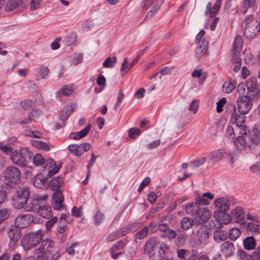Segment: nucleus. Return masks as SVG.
I'll return each mask as SVG.
<instances>
[{
  "mask_svg": "<svg viewBox=\"0 0 260 260\" xmlns=\"http://www.w3.org/2000/svg\"><path fill=\"white\" fill-rule=\"evenodd\" d=\"M198 201V202H194L186 206L185 211L187 214L192 216L195 223L202 224L209 220L211 213L207 208L201 206V203H205V199L199 198Z\"/></svg>",
  "mask_w": 260,
  "mask_h": 260,
  "instance_id": "f257e3e1",
  "label": "nucleus"
},
{
  "mask_svg": "<svg viewBox=\"0 0 260 260\" xmlns=\"http://www.w3.org/2000/svg\"><path fill=\"white\" fill-rule=\"evenodd\" d=\"M168 249L167 246L161 243L156 238H150L145 243L144 252L148 255L151 260H158L161 255V252L165 254Z\"/></svg>",
  "mask_w": 260,
  "mask_h": 260,
  "instance_id": "f03ea898",
  "label": "nucleus"
},
{
  "mask_svg": "<svg viewBox=\"0 0 260 260\" xmlns=\"http://www.w3.org/2000/svg\"><path fill=\"white\" fill-rule=\"evenodd\" d=\"M43 233L41 230L36 232H30L25 235L22 241L21 245L25 250L37 246L42 240Z\"/></svg>",
  "mask_w": 260,
  "mask_h": 260,
  "instance_id": "7ed1b4c3",
  "label": "nucleus"
},
{
  "mask_svg": "<svg viewBox=\"0 0 260 260\" xmlns=\"http://www.w3.org/2000/svg\"><path fill=\"white\" fill-rule=\"evenodd\" d=\"M16 168L8 167L4 175H0V186L6 189L14 188L16 183Z\"/></svg>",
  "mask_w": 260,
  "mask_h": 260,
  "instance_id": "20e7f679",
  "label": "nucleus"
},
{
  "mask_svg": "<svg viewBox=\"0 0 260 260\" xmlns=\"http://www.w3.org/2000/svg\"><path fill=\"white\" fill-rule=\"evenodd\" d=\"M243 46V40L241 36H237L235 39L232 50V61L235 63L234 68L235 72H237L240 69L241 66V52Z\"/></svg>",
  "mask_w": 260,
  "mask_h": 260,
  "instance_id": "39448f33",
  "label": "nucleus"
},
{
  "mask_svg": "<svg viewBox=\"0 0 260 260\" xmlns=\"http://www.w3.org/2000/svg\"><path fill=\"white\" fill-rule=\"evenodd\" d=\"M249 130L246 126L241 128L239 134L241 136L237 137L235 140V145L237 148L241 150L244 149L246 147H248L251 150L254 149L257 146H254L253 148L250 147V143L251 140L250 139V134L248 135Z\"/></svg>",
  "mask_w": 260,
  "mask_h": 260,
  "instance_id": "423d86ee",
  "label": "nucleus"
},
{
  "mask_svg": "<svg viewBox=\"0 0 260 260\" xmlns=\"http://www.w3.org/2000/svg\"><path fill=\"white\" fill-rule=\"evenodd\" d=\"M205 31L201 30L197 35L195 39V44L197 45L196 50V55L201 58L207 52L208 47V42L204 37Z\"/></svg>",
  "mask_w": 260,
  "mask_h": 260,
  "instance_id": "0eeeda50",
  "label": "nucleus"
},
{
  "mask_svg": "<svg viewBox=\"0 0 260 260\" xmlns=\"http://www.w3.org/2000/svg\"><path fill=\"white\" fill-rule=\"evenodd\" d=\"M250 96H240L237 101L239 112L242 115L247 114L252 106V101Z\"/></svg>",
  "mask_w": 260,
  "mask_h": 260,
  "instance_id": "6e6552de",
  "label": "nucleus"
},
{
  "mask_svg": "<svg viewBox=\"0 0 260 260\" xmlns=\"http://www.w3.org/2000/svg\"><path fill=\"white\" fill-rule=\"evenodd\" d=\"M30 191L26 186H19L17 189V209L24 207L28 201Z\"/></svg>",
  "mask_w": 260,
  "mask_h": 260,
  "instance_id": "1a4fd4ad",
  "label": "nucleus"
},
{
  "mask_svg": "<svg viewBox=\"0 0 260 260\" xmlns=\"http://www.w3.org/2000/svg\"><path fill=\"white\" fill-rule=\"evenodd\" d=\"M246 86L248 90V95L252 99L260 97V89L257 88L256 79L251 77L247 81Z\"/></svg>",
  "mask_w": 260,
  "mask_h": 260,
  "instance_id": "9d476101",
  "label": "nucleus"
},
{
  "mask_svg": "<svg viewBox=\"0 0 260 260\" xmlns=\"http://www.w3.org/2000/svg\"><path fill=\"white\" fill-rule=\"evenodd\" d=\"M230 204L229 200L226 198H220L215 200V207L218 210V211H215L214 212V216L215 218H217V214L219 213V212H221L222 213H223L229 210Z\"/></svg>",
  "mask_w": 260,
  "mask_h": 260,
  "instance_id": "9b49d317",
  "label": "nucleus"
},
{
  "mask_svg": "<svg viewBox=\"0 0 260 260\" xmlns=\"http://www.w3.org/2000/svg\"><path fill=\"white\" fill-rule=\"evenodd\" d=\"M31 154L27 148H21L17 152V166H24L30 160Z\"/></svg>",
  "mask_w": 260,
  "mask_h": 260,
  "instance_id": "f8f14e48",
  "label": "nucleus"
},
{
  "mask_svg": "<svg viewBox=\"0 0 260 260\" xmlns=\"http://www.w3.org/2000/svg\"><path fill=\"white\" fill-rule=\"evenodd\" d=\"M232 108L231 113V123L233 125L235 123L236 131H240L241 128L246 126L244 125L245 121L243 119L242 117H240L236 112L235 106H231Z\"/></svg>",
  "mask_w": 260,
  "mask_h": 260,
  "instance_id": "ddd939ff",
  "label": "nucleus"
},
{
  "mask_svg": "<svg viewBox=\"0 0 260 260\" xmlns=\"http://www.w3.org/2000/svg\"><path fill=\"white\" fill-rule=\"evenodd\" d=\"M54 245V243L53 241L50 240H45L42 242L40 247L37 249V251L39 253L51 254L55 252Z\"/></svg>",
  "mask_w": 260,
  "mask_h": 260,
  "instance_id": "4468645a",
  "label": "nucleus"
},
{
  "mask_svg": "<svg viewBox=\"0 0 260 260\" xmlns=\"http://www.w3.org/2000/svg\"><path fill=\"white\" fill-rule=\"evenodd\" d=\"M52 207L54 210H60L64 208V198L60 190L55 192L53 194Z\"/></svg>",
  "mask_w": 260,
  "mask_h": 260,
  "instance_id": "2eb2a0df",
  "label": "nucleus"
},
{
  "mask_svg": "<svg viewBox=\"0 0 260 260\" xmlns=\"http://www.w3.org/2000/svg\"><path fill=\"white\" fill-rule=\"evenodd\" d=\"M251 142L250 147L253 148L260 144V122L255 125L252 129V133L250 134Z\"/></svg>",
  "mask_w": 260,
  "mask_h": 260,
  "instance_id": "dca6fc26",
  "label": "nucleus"
},
{
  "mask_svg": "<svg viewBox=\"0 0 260 260\" xmlns=\"http://www.w3.org/2000/svg\"><path fill=\"white\" fill-rule=\"evenodd\" d=\"M221 4V0H217L212 8L211 3L209 2L206 6L205 14L206 15H209L211 18L214 17L217 14L220 8Z\"/></svg>",
  "mask_w": 260,
  "mask_h": 260,
  "instance_id": "f3484780",
  "label": "nucleus"
},
{
  "mask_svg": "<svg viewBox=\"0 0 260 260\" xmlns=\"http://www.w3.org/2000/svg\"><path fill=\"white\" fill-rule=\"evenodd\" d=\"M7 233L10 239L9 248L12 250H15L16 247V225H12L8 229Z\"/></svg>",
  "mask_w": 260,
  "mask_h": 260,
  "instance_id": "a211bd4d",
  "label": "nucleus"
},
{
  "mask_svg": "<svg viewBox=\"0 0 260 260\" xmlns=\"http://www.w3.org/2000/svg\"><path fill=\"white\" fill-rule=\"evenodd\" d=\"M220 250L224 255L226 257H230L233 255L235 252V247L232 242L226 241L221 245Z\"/></svg>",
  "mask_w": 260,
  "mask_h": 260,
  "instance_id": "6ab92c4d",
  "label": "nucleus"
},
{
  "mask_svg": "<svg viewBox=\"0 0 260 260\" xmlns=\"http://www.w3.org/2000/svg\"><path fill=\"white\" fill-rule=\"evenodd\" d=\"M48 195L35 194L32 198L31 208L37 210L39 206H43L45 204L46 201L48 199Z\"/></svg>",
  "mask_w": 260,
  "mask_h": 260,
  "instance_id": "aec40b11",
  "label": "nucleus"
},
{
  "mask_svg": "<svg viewBox=\"0 0 260 260\" xmlns=\"http://www.w3.org/2000/svg\"><path fill=\"white\" fill-rule=\"evenodd\" d=\"M197 236L200 244L205 243L209 237V230L205 226H201L197 231Z\"/></svg>",
  "mask_w": 260,
  "mask_h": 260,
  "instance_id": "412c9836",
  "label": "nucleus"
},
{
  "mask_svg": "<svg viewBox=\"0 0 260 260\" xmlns=\"http://www.w3.org/2000/svg\"><path fill=\"white\" fill-rule=\"evenodd\" d=\"M47 181V178L41 173L37 174L32 179L34 186L38 188L46 187Z\"/></svg>",
  "mask_w": 260,
  "mask_h": 260,
  "instance_id": "4be33fe9",
  "label": "nucleus"
},
{
  "mask_svg": "<svg viewBox=\"0 0 260 260\" xmlns=\"http://www.w3.org/2000/svg\"><path fill=\"white\" fill-rule=\"evenodd\" d=\"M75 104H72L70 105H67L64 107L61 112L60 116V119L64 121L68 119L71 115V113L74 111L75 109L76 108Z\"/></svg>",
  "mask_w": 260,
  "mask_h": 260,
  "instance_id": "5701e85b",
  "label": "nucleus"
},
{
  "mask_svg": "<svg viewBox=\"0 0 260 260\" xmlns=\"http://www.w3.org/2000/svg\"><path fill=\"white\" fill-rule=\"evenodd\" d=\"M232 215L237 222H239L241 224H244L245 223L243 221L245 214L241 208H236L232 212Z\"/></svg>",
  "mask_w": 260,
  "mask_h": 260,
  "instance_id": "b1692460",
  "label": "nucleus"
},
{
  "mask_svg": "<svg viewBox=\"0 0 260 260\" xmlns=\"http://www.w3.org/2000/svg\"><path fill=\"white\" fill-rule=\"evenodd\" d=\"M48 166H49L47 174L48 177H51L54 174L57 173L60 168V167L56 166L55 161L52 159H50L47 161L45 168H46Z\"/></svg>",
  "mask_w": 260,
  "mask_h": 260,
  "instance_id": "393cba45",
  "label": "nucleus"
},
{
  "mask_svg": "<svg viewBox=\"0 0 260 260\" xmlns=\"http://www.w3.org/2000/svg\"><path fill=\"white\" fill-rule=\"evenodd\" d=\"M91 127V125L88 123L86 126L83 128L82 131L77 132L73 133L70 135V138L71 139L78 140L81 139L86 136L89 133Z\"/></svg>",
  "mask_w": 260,
  "mask_h": 260,
  "instance_id": "a878e982",
  "label": "nucleus"
},
{
  "mask_svg": "<svg viewBox=\"0 0 260 260\" xmlns=\"http://www.w3.org/2000/svg\"><path fill=\"white\" fill-rule=\"evenodd\" d=\"M138 226L135 223H131L128 224L126 226L123 227L119 229L117 232L120 238L124 236L129 232L136 231L138 229Z\"/></svg>",
  "mask_w": 260,
  "mask_h": 260,
  "instance_id": "bb28decb",
  "label": "nucleus"
},
{
  "mask_svg": "<svg viewBox=\"0 0 260 260\" xmlns=\"http://www.w3.org/2000/svg\"><path fill=\"white\" fill-rule=\"evenodd\" d=\"M37 212L40 216L47 219L50 218L52 216L51 207L49 206L46 207L44 205L39 206L37 208Z\"/></svg>",
  "mask_w": 260,
  "mask_h": 260,
  "instance_id": "cd10ccee",
  "label": "nucleus"
},
{
  "mask_svg": "<svg viewBox=\"0 0 260 260\" xmlns=\"http://www.w3.org/2000/svg\"><path fill=\"white\" fill-rule=\"evenodd\" d=\"M257 25L256 24H251L250 25L243 26L244 29V36L247 38H250L255 35V30Z\"/></svg>",
  "mask_w": 260,
  "mask_h": 260,
  "instance_id": "c85d7f7f",
  "label": "nucleus"
},
{
  "mask_svg": "<svg viewBox=\"0 0 260 260\" xmlns=\"http://www.w3.org/2000/svg\"><path fill=\"white\" fill-rule=\"evenodd\" d=\"M63 183V180L60 177H55L50 180L48 186L49 188L54 191H59V188L61 186Z\"/></svg>",
  "mask_w": 260,
  "mask_h": 260,
  "instance_id": "c756f323",
  "label": "nucleus"
},
{
  "mask_svg": "<svg viewBox=\"0 0 260 260\" xmlns=\"http://www.w3.org/2000/svg\"><path fill=\"white\" fill-rule=\"evenodd\" d=\"M194 222L193 218L187 217H183L180 221L181 227L185 230H187L193 225Z\"/></svg>",
  "mask_w": 260,
  "mask_h": 260,
  "instance_id": "7c9ffc66",
  "label": "nucleus"
},
{
  "mask_svg": "<svg viewBox=\"0 0 260 260\" xmlns=\"http://www.w3.org/2000/svg\"><path fill=\"white\" fill-rule=\"evenodd\" d=\"M214 240L217 242L225 241L227 238V232L224 230H218L213 234Z\"/></svg>",
  "mask_w": 260,
  "mask_h": 260,
  "instance_id": "2f4dec72",
  "label": "nucleus"
},
{
  "mask_svg": "<svg viewBox=\"0 0 260 260\" xmlns=\"http://www.w3.org/2000/svg\"><path fill=\"white\" fill-rule=\"evenodd\" d=\"M223 214V219L224 220L222 222L220 221L218 219H216V220L212 221L213 223L214 224V227L216 229H220L222 227L223 223L226 224L230 223L231 221V218L229 214Z\"/></svg>",
  "mask_w": 260,
  "mask_h": 260,
  "instance_id": "473e14b6",
  "label": "nucleus"
},
{
  "mask_svg": "<svg viewBox=\"0 0 260 260\" xmlns=\"http://www.w3.org/2000/svg\"><path fill=\"white\" fill-rule=\"evenodd\" d=\"M260 229V221L254 220L253 221H249L247 225L246 229L251 232L257 233Z\"/></svg>",
  "mask_w": 260,
  "mask_h": 260,
  "instance_id": "72a5a7b5",
  "label": "nucleus"
},
{
  "mask_svg": "<svg viewBox=\"0 0 260 260\" xmlns=\"http://www.w3.org/2000/svg\"><path fill=\"white\" fill-rule=\"evenodd\" d=\"M244 248L247 250L253 249L255 246V241L253 237H248L243 241Z\"/></svg>",
  "mask_w": 260,
  "mask_h": 260,
  "instance_id": "f704fd0d",
  "label": "nucleus"
},
{
  "mask_svg": "<svg viewBox=\"0 0 260 260\" xmlns=\"http://www.w3.org/2000/svg\"><path fill=\"white\" fill-rule=\"evenodd\" d=\"M19 224L21 228L26 227L28 225L31 220L30 214H26L23 215H19Z\"/></svg>",
  "mask_w": 260,
  "mask_h": 260,
  "instance_id": "c9c22d12",
  "label": "nucleus"
},
{
  "mask_svg": "<svg viewBox=\"0 0 260 260\" xmlns=\"http://www.w3.org/2000/svg\"><path fill=\"white\" fill-rule=\"evenodd\" d=\"M68 148L71 153H73L76 156H79L82 155L83 151L82 149V147L77 144H71L69 145Z\"/></svg>",
  "mask_w": 260,
  "mask_h": 260,
  "instance_id": "e433bc0d",
  "label": "nucleus"
},
{
  "mask_svg": "<svg viewBox=\"0 0 260 260\" xmlns=\"http://www.w3.org/2000/svg\"><path fill=\"white\" fill-rule=\"evenodd\" d=\"M241 230L237 228H234L229 232V238L232 241H235L241 235Z\"/></svg>",
  "mask_w": 260,
  "mask_h": 260,
  "instance_id": "4c0bfd02",
  "label": "nucleus"
},
{
  "mask_svg": "<svg viewBox=\"0 0 260 260\" xmlns=\"http://www.w3.org/2000/svg\"><path fill=\"white\" fill-rule=\"evenodd\" d=\"M223 157V152L220 150L214 151L209 155V158L213 162L217 161Z\"/></svg>",
  "mask_w": 260,
  "mask_h": 260,
  "instance_id": "58836bf2",
  "label": "nucleus"
},
{
  "mask_svg": "<svg viewBox=\"0 0 260 260\" xmlns=\"http://www.w3.org/2000/svg\"><path fill=\"white\" fill-rule=\"evenodd\" d=\"M20 105L23 110L28 111L30 110L34 106L35 103L31 100L25 99L20 102Z\"/></svg>",
  "mask_w": 260,
  "mask_h": 260,
  "instance_id": "ea45409f",
  "label": "nucleus"
},
{
  "mask_svg": "<svg viewBox=\"0 0 260 260\" xmlns=\"http://www.w3.org/2000/svg\"><path fill=\"white\" fill-rule=\"evenodd\" d=\"M32 144L35 148L41 149L44 151H48L50 149L49 145L43 141H32Z\"/></svg>",
  "mask_w": 260,
  "mask_h": 260,
  "instance_id": "a19ab883",
  "label": "nucleus"
},
{
  "mask_svg": "<svg viewBox=\"0 0 260 260\" xmlns=\"http://www.w3.org/2000/svg\"><path fill=\"white\" fill-rule=\"evenodd\" d=\"M117 62V57L113 56L112 58L110 57H107L103 65L105 68H113Z\"/></svg>",
  "mask_w": 260,
  "mask_h": 260,
  "instance_id": "79ce46f5",
  "label": "nucleus"
},
{
  "mask_svg": "<svg viewBox=\"0 0 260 260\" xmlns=\"http://www.w3.org/2000/svg\"><path fill=\"white\" fill-rule=\"evenodd\" d=\"M235 88V85L231 81L225 82L222 85V90L225 93L231 92Z\"/></svg>",
  "mask_w": 260,
  "mask_h": 260,
  "instance_id": "37998d69",
  "label": "nucleus"
},
{
  "mask_svg": "<svg viewBox=\"0 0 260 260\" xmlns=\"http://www.w3.org/2000/svg\"><path fill=\"white\" fill-rule=\"evenodd\" d=\"M176 243L178 245H183L185 242V235L181 230H178L176 232Z\"/></svg>",
  "mask_w": 260,
  "mask_h": 260,
  "instance_id": "c03bdc74",
  "label": "nucleus"
},
{
  "mask_svg": "<svg viewBox=\"0 0 260 260\" xmlns=\"http://www.w3.org/2000/svg\"><path fill=\"white\" fill-rule=\"evenodd\" d=\"M148 226H145L141 231L136 233L135 238L138 239H144L148 235Z\"/></svg>",
  "mask_w": 260,
  "mask_h": 260,
  "instance_id": "a18cd8bd",
  "label": "nucleus"
},
{
  "mask_svg": "<svg viewBox=\"0 0 260 260\" xmlns=\"http://www.w3.org/2000/svg\"><path fill=\"white\" fill-rule=\"evenodd\" d=\"M73 92V90L72 89L64 86L57 92V96L60 98L61 95L68 96L72 94Z\"/></svg>",
  "mask_w": 260,
  "mask_h": 260,
  "instance_id": "49530a36",
  "label": "nucleus"
},
{
  "mask_svg": "<svg viewBox=\"0 0 260 260\" xmlns=\"http://www.w3.org/2000/svg\"><path fill=\"white\" fill-rule=\"evenodd\" d=\"M176 232L169 228L166 233L162 234V237L164 238H167L170 240H172L176 237Z\"/></svg>",
  "mask_w": 260,
  "mask_h": 260,
  "instance_id": "de8ad7c7",
  "label": "nucleus"
},
{
  "mask_svg": "<svg viewBox=\"0 0 260 260\" xmlns=\"http://www.w3.org/2000/svg\"><path fill=\"white\" fill-rule=\"evenodd\" d=\"M225 135L229 138H233L235 136V129L233 126L229 123L225 128Z\"/></svg>",
  "mask_w": 260,
  "mask_h": 260,
  "instance_id": "09e8293b",
  "label": "nucleus"
},
{
  "mask_svg": "<svg viewBox=\"0 0 260 260\" xmlns=\"http://www.w3.org/2000/svg\"><path fill=\"white\" fill-rule=\"evenodd\" d=\"M33 161L35 165L40 166H42L45 162L44 159L42 155L36 154L33 158Z\"/></svg>",
  "mask_w": 260,
  "mask_h": 260,
  "instance_id": "8fccbe9b",
  "label": "nucleus"
},
{
  "mask_svg": "<svg viewBox=\"0 0 260 260\" xmlns=\"http://www.w3.org/2000/svg\"><path fill=\"white\" fill-rule=\"evenodd\" d=\"M125 246V243L123 241H120L116 244L113 245V246L111 248L110 251L113 252H115L118 250L122 249Z\"/></svg>",
  "mask_w": 260,
  "mask_h": 260,
  "instance_id": "3c124183",
  "label": "nucleus"
},
{
  "mask_svg": "<svg viewBox=\"0 0 260 260\" xmlns=\"http://www.w3.org/2000/svg\"><path fill=\"white\" fill-rule=\"evenodd\" d=\"M199 107V101L197 100H193L191 104L188 107V110L190 111H193V114H195Z\"/></svg>",
  "mask_w": 260,
  "mask_h": 260,
  "instance_id": "603ef678",
  "label": "nucleus"
},
{
  "mask_svg": "<svg viewBox=\"0 0 260 260\" xmlns=\"http://www.w3.org/2000/svg\"><path fill=\"white\" fill-rule=\"evenodd\" d=\"M16 7V0H10L6 4L5 9L7 11H11Z\"/></svg>",
  "mask_w": 260,
  "mask_h": 260,
  "instance_id": "864d4df0",
  "label": "nucleus"
},
{
  "mask_svg": "<svg viewBox=\"0 0 260 260\" xmlns=\"http://www.w3.org/2000/svg\"><path fill=\"white\" fill-rule=\"evenodd\" d=\"M25 135L32 138H40L43 134L42 132L38 131H30L26 133Z\"/></svg>",
  "mask_w": 260,
  "mask_h": 260,
  "instance_id": "5fc2aeb1",
  "label": "nucleus"
},
{
  "mask_svg": "<svg viewBox=\"0 0 260 260\" xmlns=\"http://www.w3.org/2000/svg\"><path fill=\"white\" fill-rule=\"evenodd\" d=\"M250 260H260V247H257L250 255Z\"/></svg>",
  "mask_w": 260,
  "mask_h": 260,
  "instance_id": "6e6d98bb",
  "label": "nucleus"
},
{
  "mask_svg": "<svg viewBox=\"0 0 260 260\" xmlns=\"http://www.w3.org/2000/svg\"><path fill=\"white\" fill-rule=\"evenodd\" d=\"M226 102V100L225 98H223L221 99L217 103V108L216 111L217 112L219 113L222 111V107L225 104Z\"/></svg>",
  "mask_w": 260,
  "mask_h": 260,
  "instance_id": "4d7b16f0",
  "label": "nucleus"
},
{
  "mask_svg": "<svg viewBox=\"0 0 260 260\" xmlns=\"http://www.w3.org/2000/svg\"><path fill=\"white\" fill-rule=\"evenodd\" d=\"M104 219L103 214L100 211H97L96 213L94 216V221L95 224L96 225H99L100 223H102Z\"/></svg>",
  "mask_w": 260,
  "mask_h": 260,
  "instance_id": "13d9d810",
  "label": "nucleus"
},
{
  "mask_svg": "<svg viewBox=\"0 0 260 260\" xmlns=\"http://www.w3.org/2000/svg\"><path fill=\"white\" fill-rule=\"evenodd\" d=\"M238 255L241 260H250V255H248L245 251L239 250Z\"/></svg>",
  "mask_w": 260,
  "mask_h": 260,
  "instance_id": "bf43d9fd",
  "label": "nucleus"
},
{
  "mask_svg": "<svg viewBox=\"0 0 260 260\" xmlns=\"http://www.w3.org/2000/svg\"><path fill=\"white\" fill-rule=\"evenodd\" d=\"M251 24H256V22L253 19L251 16H248L246 17L242 23V26L247 25H250Z\"/></svg>",
  "mask_w": 260,
  "mask_h": 260,
  "instance_id": "052dcab7",
  "label": "nucleus"
},
{
  "mask_svg": "<svg viewBox=\"0 0 260 260\" xmlns=\"http://www.w3.org/2000/svg\"><path fill=\"white\" fill-rule=\"evenodd\" d=\"M82 207L78 208L77 207H74L72 210V213L74 216L79 218L82 215Z\"/></svg>",
  "mask_w": 260,
  "mask_h": 260,
  "instance_id": "680f3d73",
  "label": "nucleus"
},
{
  "mask_svg": "<svg viewBox=\"0 0 260 260\" xmlns=\"http://www.w3.org/2000/svg\"><path fill=\"white\" fill-rule=\"evenodd\" d=\"M49 72V69L47 67H42L40 69V71L38 73L39 76L42 78H45Z\"/></svg>",
  "mask_w": 260,
  "mask_h": 260,
  "instance_id": "e2e57ef3",
  "label": "nucleus"
},
{
  "mask_svg": "<svg viewBox=\"0 0 260 260\" xmlns=\"http://www.w3.org/2000/svg\"><path fill=\"white\" fill-rule=\"evenodd\" d=\"M96 159V156H95L94 154H93V153L92 152L91 153V159L90 160V161L87 165V171H88L87 177H88L90 175V168H91L93 164L95 161Z\"/></svg>",
  "mask_w": 260,
  "mask_h": 260,
  "instance_id": "0e129e2a",
  "label": "nucleus"
},
{
  "mask_svg": "<svg viewBox=\"0 0 260 260\" xmlns=\"http://www.w3.org/2000/svg\"><path fill=\"white\" fill-rule=\"evenodd\" d=\"M140 133H141V132L139 131V129L138 128H135V127L131 128L128 132V135H129V137L131 138H133V139L135 138V135H140Z\"/></svg>",
  "mask_w": 260,
  "mask_h": 260,
  "instance_id": "69168bd1",
  "label": "nucleus"
},
{
  "mask_svg": "<svg viewBox=\"0 0 260 260\" xmlns=\"http://www.w3.org/2000/svg\"><path fill=\"white\" fill-rule=\"evenodd\" d=\"M206 158L205 157H202L200 159H197L191 162L194 167H199L206 161Z\"/></svg>",
  "mask_w": 260,
  "mask_h": 260,
  "instance_id": "338daca9",
  "label": "nucleus"
},
{
  "mask_svg": "<svg viewBox=\"0 0 260 260\" xmlns=\"http://www.w3.org/2000/svg\"><path fill=\"white\" fill-rule=\"evenodd\" d=\"M20 166L22 169V171L23 172L24 175L26 177H27L28 176L30 175V174L32 172V169L31 167L26 166V164L23 166Z\"/></svg>",
  "mask_w": 260,
  "mask_h": 260,
  "instance_id": "774afa93",
  "label": "nucleus"
}]
</instances>
